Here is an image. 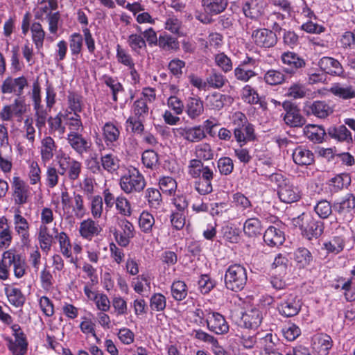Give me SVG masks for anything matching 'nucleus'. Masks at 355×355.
Wrapping results in <instances>:
<instances>
[{
  "label": "nucleus",
  "mask_w": 355,
  "mask_h": 355,
  "mask_svg": "<svg viewBox=\"0 0 355 355\" xmlns=\"http://www.w3.org/2000/svg\"><path fill=\"white\" fill-rule=\"evenodd\" d=\"M199 179L195 182V189L200 195L210 193L213 191L211 181L214 178V173L208 166L205 167L201 172Z\"/></svg>",
  "instance_id": "obj_17"
},
{
  "label": "nucleus",
  "mask_w": 355,
  "mask_h": 355,
  "mask_svg": "<svg viewBox=\"0 0 355 355\" xmlns=\"http://www.w3.org/2000/svg\"><path fill=\"white\" fill-rule=\"evenodd\" d=\"M289 78L283 71L270 69L268 70L264 75L265 82L270 85H277L282 84L283 82L286 81Z\"/></svg>",
  "instance_id": "obj_40"
},
{
  "label": "nucleus",
  "mask_w": 355,
  "mask_h": 355,
  "mask_svg": "<svg viewBox=\"0 0 355 355\" xmlns=\"http://www.w3.org/2000/svg\"><path fill=\"white\" fill-rule=\"evenodd\" d=\"M355 209V196L352 193L346 194L340 201L334 202V211L338 214L339 219L350 221Z\"/></svg>",
  "instance_id": "obj_8"
},
{
  "label": "nucleus",
  "mask_w": 355,
  "mask_h": 355,
  "mask_svg": "<svg viewBox=\"0 0 355 355\" xmlns=\"http://www.w3.org/2000/svg\"><path fill=\"white\" fill-rule=\"evenodd\" d=\"M293 162L299 166H308L314 162V154L302 146L296 147L292 154Z\"/></svg>",
  "instance_id": "obj_21"
},
{
  "label": "nucleus",
  "mask_w": 355,
  "mask_h": 355,
  "mask_svg": "<svg viewBox=\"0 0 355 355\" xmlns=\"http://www.w3.org/2000/svg\"><path fill=\"white\" fill-rule=\"evenodd\" d=\"M67 141L70 146L79 155H83L84 153L91 150L92 142L84 138L81 134L76 132H71L67 135Z\"/></svg>",
  "instance_id": "obj_16"
},
{
  "label": "nucleus",
  "mask_w": 355,
  "mask_h": 355,
  "mask_svg": "<svg viewBox=\"0 0 355 355\" xmlns=\"http://www.w3.org/2000/svg\"><path fill=\"white\" fill-rule=\"evenodd\" d=\"M225 284L227 289L234 292L241 291L246 284L248 277L245 267L233 264L228 267L225 274Z\"/></svg>",
  "instance_id": "obj_4"
},
{
  "label": "nucleus",
  "mask_w": 355,
  "mask_h": 355,
  "mask_svg": "<svg viewBox=\"0 0 355 355\" xmlns=\"http://www.w3.org/2000/svg\"><path fill=\"white\" fill-rule=\"evenodd\" d=\"M207 85L213 89H220L227 82V79L221 73L212 69L206 78Z\"/></svg>",
  "instance_id": "obj_37"
},
{
  "label": "nucleus",
  "mask_w": 355,
  "mask_h": 355,
  "mask_svg": "<svg viewBox=\"0 0 355 355\" xmlns=\"http://www.w3.org/2000/svg\"><path fill=\"white\" fill-rule=\"evenodd\" d=\"M179 135L189 142H198L206 137V133L201 125L190 128H180L178 129Z\"/></svg>",
  "instance_id": "obj_23"
},
{
  "label": "nucleus",
  "mask_w": 355,
  "mask_h": 355,
  "mask_svg": "<svg viewBox=\"0 0 355 355\" xmlns=\"http://www.w3.org/2000/svg\"><path fill=\"white\" fill-rule=\"evenodd\" d=\"M294 260L299 268H304L309 266L313 261L311 252L304 247L297 248L294 253Z\"/></svg>",
  "instance_id": "obj_33"
},
{
  "label": "nucleus",
  "mask_w": 355,
  "mask_h": 355,
  "mask_svg": "<svg viewBox=\"0 0 355 355\" xmlns=\"http://www.w3.org/2000/svg\"><path fill=\"white\" fill-rule=\"evenodd\" d=\"M119 230H116L114 236L118 244L122 247L129 245L130 239L134 237V226L125 218L118 221Z\"/></svg>",
  "instance_id": "obj_15"
},
{
  "label": "nucleus",
  "mask_w": 355,
  "mask_h": 355,
  "mask_svg": "<svg viewBox=\"0 0 355 355\" xmlns=\"http://www.w3.org/2000/svg\"><path fill=\"white\" fill-rule=\"evenodd\" d=\"M127 42L132 51L137 54H140L141 50L146 49V42L141 35L136 33L130 35Z\"/></svg>",
  "instance_id": "obj_43"
},
{
  "label": "nucleus",
  "mask_w": 355,
  "mask_h": 355,
  "mask_svg": "<svg viewBox=\"0 0 355 355\" xmlns=\"http://www.w3.org/2000/svg\"><path fill=\"white\" fill-rule=\"evenodd\" d=\"M5 293L8 298L11 304L16 307H20L24 305L26 301V297L18 288H6Z\"/></svg>",
  "instance_id": "obj_39"
},
{
  "label": "nucleus",
  "mask_w": 355,
  "mask_h": 355,
  "mask_svg": "<svg viewBox=\"0 0 355 355\" xmlns=\"http://www.w3.org/2000/svg\"><path fill=\"white\" fill-rule=\"evenodd\" d=\"M166 306V300L164 295L155 293L152 295L150 300V306L152 310L156 311H162Z\"/></svg>",
  "instance_id": "obj_62"
},
{
  "label": "nucleus",
  "mask_w": 355,
  "mask_h": 355,
  "mask_svg": "<svg viewBox=\"0 0 355 355\" xmlns=\"http://www.w3.org/2000/svg\"><path fill=\"white\" fill-rule=\"evenodd\" d=\"M263 315L261 311L257 308L245 311L241 316V322L246 329H256L261 323Z\"/></svg>",
  "instance_id": "obj_19"
},
{
  "label": "nucleus",
  "mask_w": 355,
  "mask_h": 355,
  "mask_svg": "<svg viewBox=\"0 0 355 355\" xmlns=\"http://www.w3.org/2000/svg\"><path fill=\"white\" fill-rule=\"evenodd\" d=\"M235 78L240 81L246 83L257 73L248 67H244L243 64H239L234 71Z\"/></svg>",
  "instance_id": "obj_52"
},
{
  "label": "nucleus",
  "mask_w": 355,
  "mask_h": 355,
  "mask_svg": "<svg viewBox=\"0 0 355 355\" xmlns=\"http://www.w3.org/2000/svg\"><path fill=\"white\" fill-rule=\"evenodd\" d=\"M154 223L155 218L152 214L145 211L141 213L139 217V224L141 230L144 232H150Z\"/></svg>",
  "instance_id": "obj_57"
},
{
  "label": "nucleus",
  "mask_w": 355,
  "mask_h": 355,
  "mask_svg": "<svg viewBox=\"0 0 355 355\" xmlns=\"http://www.w3.org/2000/svg\"><path fill=\"white\" fill-rule=\"evenodd\" d=\"M196 155L199 159L210 160L214 157V152L211 146L207 143H203L196 147Z\"/></svg>",
  "instance_id": "obj_59"
},
{
  "label": "nucleus",
  "mask_w": 355,
  "mask_h": 355,
  "mask_svg": "<svg viewBox=\"0 0 355 355\" xmlns=\"http://www.w3.org/2000/svg\"><path fill=\"white\" fill-rule=\"evenodd\" d=\"M329 92L343 100L355 98V89L352 85L336 83L332 84Z\"/></svg>",
  "instance_id": "obj_25"
},
{
  "label": "nucleus",
  "mask_w": 355,
  "mask_h": 355,
  "mask_svg": "<svg viewBox=\"0 0 355 355\" xmlns=\"http://www.w3.org/2000/svg\"><path fill=\"white\" fill-rule=\"evenodd\" d=\"M327 134L331 138L336 139L340 141H352V134L345 125H341L338 128L330 127L327 130Z\"/></svg>",
  "instance_id": "obj_35"
},
{
  "label": "nucleus",
  "mask_w": 355,
  "mask_h": 355,
  "mask_svg": "<svg viewBox=\"0 0 355 355\" xmlns=\"http://www.w3.org/2000/svg\"><path fill=\"white\" fill-rule=\"evenodd\" d=\"M234 135L237 142L243 145L256 139L254 126L251 123L246 124L245 128L239 126L235 128Z\"/></svg>",
  "instance_id": "obj_28"
},
{
  "label": "nucleus",
  "mask_w": 355,
  "mask_h": 355,
  "mask_svg": "<svg viewBox=\"0 0 355 355\" xmlns=\"http://www.w3.org/2000/svg\"><path fill=\"white\" fill-rule=\"evenodd\" d=\"M228 5V0H202L205 12L210 15L222 13Z\"/></svg>",
  "instance_id": "obj_29"
},
{
  "label": "nucleus",
  "mask_w": 355,
  "mask_h": 355,
  "mask_svg": "<svg viewBox=\"0 0 355 355\" xmlns=\"http://www.w3.org/2000/svg\"><path fill=\"white\" fill-rule=\"evenodd\" d=\"M251 37L254 43L260 48L269 49L275 46L277 42V34L265 28H257L252 31Z\"/></svg>",
  "instance_id": "obj_11"
},
{
  "label": "nucleus",
  "mask_w": 355,
  "mask_h": 355,
  "mask_svg": "<svg viewBox=\"0 0 355 355\" xmlns=\"http://www.w3.org/2000/svg\"><path fill=\"white\" fill-rule=\"evenodd\" d=\"M318 65L325 73L331 76H341L344 73V69L338 60L331 57H322Z\"/></svg>",
  "instance_id": "obj_20"
},
{
  "label": "nucleus",
  "mask_w": 355,
  "mask_h": 355,
  "mask_svg": "<svg viewBox=\"0 0 355 355\" xmlns=\"http://www.w3.org/2000/svg\"><path fill=\"white\" fill-rule=\"evenodd\" d=\"M216 282L207 275H202L198 280V286L202 294H207L214 288Z\"/></svg>",
  "instance_id": "obj_64"
},
{
  "label": "nucleus",
  "mask_w": 355,
  "mask_h": 355,
  "mask_svg": "<svg viewBox=\"0 0 355 355\" xmlns=\"http://www.w3.org/2000/svg\"><path fill=\"white\" fill-rule=\"evenodd\" d=\"M309 110L315 116L321 119L327 117L332 112L331 107L324 101H315L310 106Z\"/></svg>",
  "instance_id": "obj_44"
},
{
  "label": "nucleus",
  "mask_w": 355,
  "mask_h": 355,
  "mask_svg": "<svg viewBox=\"0 0 355 355\" xmlns=\"http://www.w3.org/2000/svg\"><path fill=\"white\" fill-rule=\"evenodd\" d=\"M185 112L191 119L199 117L204 112L203 101L198 96L189 97L185 105Z\"/></svg>",
  "instance_id": "obj_26"
},
{
  "label": "nucleus",
  "mask_w": 355,
  "mask_h": 355,
  "mask_svg": "<svg viewBox=\"0 0 355 355\" xmlns=\"http://www.w3.org/2000/svg\"><path fill=\"white\" fill-rule=\"evenodd\" d=\"M207 327L210 331L218 335L227 334L230 329L225 317L215 311L208 312Z\"/></svg>",
  "instance_id": "obj_14"
},
{
  "label": "nucleus",
  "mask_w": 355,
  "mask_h": 355,
  "mask_svg": "<svg viewBox=\"0 0 355 355\" xmlns=\"http://www.w3.org/2000/svg\"><path fill=\"white\" fill-rule=\"evenodd\" d=\"M12 197L15 205H22L28 202L31 196V188L23 180L15 176L12 182Z\"/></svg>",
  "instance_id": "obj_13"
},
{
  "label": "nucleus",
  "mask_w": 355,
  "mask_h": 355,
  "mask_svg": "<svg viewBox=\"0 0 355 355\" xmlns=\"http://www.w3.org/2000/svg\"><path fill=\"white\" fill-rule=\"evenodd\" d=\"M82 99L83 97L78 93L73 92H69L67 96L69 107L73 112L76 113L82 112Z\"/></svg>",
  "instance_id": "obj_55"
},
{
  "label": "nucleus",
  "mask_w": 355,
  "mask_h": 355,
  "mask_svg": "<svg viewBox=\"0 0 355 355\" xmlns=\"http://www.w3.org/2000/svg\"><path fill=\"white\" fill-rule=\"evenodd\" d=\"M15 230L21 238V243L23 246H28L30 243L29 224L27 220L19 214L14 216Z\"/></svg>",
  "instance_id": "obj_18"
},
{
  "label": "nucleus",
  "mask_w": 355,
  "mask_h": 355,
  "mask_svg": "<svg viewBox=\"0 0 355 355\" xmlns=\"http://www.w3.org/2000/svg\"><path fill=\"white\" fill-rule=\"evenodd\" d=\"M144 165L148 168H153L158 164V155L153 150H145L141 157Z\"/></svg>",
  "instance_id": "obj_58"
},
{
  "label": "nucleus",
  "mask_w": 355,
  "mask_h": 355,
  "mask_svg": "<svg viewBox=\"0 0 355 355\" xmlns=\"http://www.w3.org/2000/svg\"><path fill=\"white\" fill-rule=\"evenodd\" d=\"M102 228L98 222L91 218L83 220L80 224L79 233L80 236L87 240L92 239L100 234Z\"/></svg>",
  "instance_id": "obj_22"
},
{
  "label": "nucleus",
  "mask_w": 355,
  "mask_h": 355,
  "mask_svg": "<svg viewBox=\"0 0 355 355\" xmlns=\"http://www.w3.org/2000/svg\"><path fill=\"white\" fill-rule=\"evenodd\" d=\"M275 300H279L277 302V309L279 314L284 317L290 318L295 316L301 310V300L295 293H273V297H270V301L268 302V304L272 303Z\"/></svg>",
  "instance_id": "obj_1"
},
{
  "label": "nucleus",
  "mask_w": 355,
  "mask_h": 355,
  "mask_svg": "<svg viewBox=\"0 0 355 355\" xmlns=\"http://www.w3.org/2000/svg\"><path fill=\"white\" fill-rule=\"evenodd\" d=\"M37 239L42 250L48 252L51 248L53 237L50 234L46 225H41L40 226Z\"/></svg>",
  "instance_id": "obj_32"
},
{
  "label": "nucleus",
  "mask_w": 355,
  "mask_h": 355,
  "mask_svg": "<svg viewBox=\"0 0 355 355\" xmlns=\"http://www.w3.org/2000/svg\"><path fill=\"white\" fill-rule=\"evenodd\" d=\"M11 329L15 340H12L11 338L8 339L9 350L12 352V355H25L28 349L26 335L18 324L12 325Z\"/></svg>",
  "instance_id": "obj_10"
},
{
  "label": "nucleus",
  "mask_w": 355,
  "mask_h": 355,
  "mask_svg": "<svg viewBox=\"0 0 355 355\" xmlns=\"http://www.w3.org/2000/svg\"><path fill=\"white\" fill-rule=\"evenodd\" d=\"M56 237L58 240L60 252H62V254L67 258L71 257V245L70 239L67 234L64 232H61L58 234Z\"/></svg>",
  "instance_id": "obj_51"
},
{
  "label": "nucleus",
  "mask_w": 355,
  "mask_h": 355,
  "mask_svg": "<svg viewBox=\"0 0 355 355\" xmlns=\"http://www.w3.org/2000/svg\"><path fill=\"white\" fill-rule=\"evenodd\" d=\"M157 46L164 51L177 50L179 48V42L177 38L164 32L159 35Z\"/></svg>",
  "instance_id": "obj_38"
},
{
  "label": "nucleus",
  "mask_w": 355,
  "mask_h": 355,
  "mask_svg": "<svg viewBox=\"0 0 355 355\" xmlns=\"http://www.w3.org/2000/svg\"><path fill=\"white\" fill-rule=\"evenodd\" d=\"M272 182L277 184V194L280 200L284 203H293L300 199V192L288 180L284 179L280 173H273L270 176Z\"/></svg>",
  "instance_id": "obj_3"
},
{
  "label": "nucleus",
  "mask_w": 355,
  "mask_h": 355,
  "mask_svg": "<svg viewBox=\"0 0 355 355\" xmlns=\"http://www.w3.org/2000/svg\"><path fill=\"white\" fill-rule=\"evenodd\" d=\"M103 136L107 146L117 141L120 137L119 128L112 122H107L103 127Z\"/></svg>",
  "instance_id": "obj_31"
},
{
  "label": "nucleus",
  "mask_w": 355,
  "mask_h": 355,
  "mask_svg": "<svg viewBox=\"0 0 355 355\" xmlns=\"http://www.w3.org/2000/svg\"><path fill=\"white\" fill-rule=\"evenodd\" d=\"M314 210L318 216L322 219L327 218L332 211L333 205L326 200L319 201L314 207Z\"/></svg>",
  "instance_id": "obj_50"
},
{
  "label": "nucleus",
  "mask_w": 355,
  "mask_h": 355,
  "mask_svg": "<svg viewBox=\"0 0 355 355\" xmlns=\"http://www.w3.org/2000/svg\"><path fill=\"white\" fill-rule=\"evenodd\" d=\"M159 189L164 193L172 195L175 192L177 183L171 177H163L159 181Z\"/></svg>",
  "instance_id": "obj_54"
},
{
  "label": "nucleus",
  "mask_w": 355,
  "mask_h": 355,
  "mask_svg": "<svg viewBox=\"0 0 355 355\" xmlns=\"http://www.w3.org/2000/svg\"><path fill=\"white\" fill-rule=\"evenodd\" d=\"M295 225H298L302 230V235L309 240L318 238L324 231V223L316 220L304 213L294 219Z\"/></svg>",
  "instance_id": "obj_5"
},
{
  "label": "nucleus",
  "mask_w": 355,
  "mask_h": 355,
  "mask_svg": "<svg viewBox=\"0 0 355 355\" xmlns=\"http://www.w3.org/2000/svg\"><path fill=\"white\" fill-rule=\"evenodd\" d=\"M282 107L285 111L283 119L287 125L291 128H300L306 123V119L301 114L300 110L295 103L286 101Z\"/></svg>",
  "instance_id": "obj_9"
},
{
  "label": "nucleus",
  "mask_w": 355,
  "mask_h": 355,
  "mask_svg": "<svg viewBox=\"0 0 355 355\" xmlns=\"http://www.w3.org/2000/svg\"><path fill=\"white\" fill-rule=\"evenodd\" d=\"M217 166L221 175H228L234 169L233 160L229 157H220L218 160Z\"/></svg>",
  "instance_id": "obj_61"
},
{
  "label": "nucleus",
  "mask_w": 355,
  "mask_h": 355,
  "mask_svg": "<svg viewBox=\"0 0 355 355\" xmlns=\"http://www.w3.org/2000/svg\"><path fill=\"white\" fill-rule=\"evenodd\" d=\"M263 241L270 247L281 245L285 241L284 233L279 228L270 226L263 234Z\"/></svg>",
  "instance_id": "obj_24"
},
{
  "label": "nucleus",
  "mask_w": 355,
  "mask_h": 355,
  "mask_svg": "<svg viewBox=\"0 0 355 355\" xmlns=\"http://www.w3.org/2000/svg\"><path fill=\"white\" fill-rule=\"evenodd\" d=\"M304 135L314 144H320L326 136L324 128L321 125L309 124L304 128Z\"/></svg>",
  "instance_id": "obj_27"
},
{
  "label": "nucleus",
  "mask_w": 355,
  "mask_h": 355,
  "mask_svg": "<svg viewBox=\"0 0 355 355\" xmlns=\"http://www.w3.org/2000/svg\"><path fill=\"white\" fill-rule=\"evenodd\" d=\"M243 12L246 17L257 19L262 14L261 7L256 0L247 1L243 6Z\"/></svg>",
  "instance_id": "obj_42"
},
{
  "label": "nucleus",
  "mask_w": 355,
  "mask_h": 355,
  "mask_svg": "<svg viewBox=\"0 0 355 355\" xmlns=\"http://www.w3.org/2000/svg\"><path fill=\"white\" fill-rule=\"evenodd\" d=\"M101 162L103 170L111 173L116 171L119 168V160L112 154H107L102 156Z\"/></svg>",
  "instance_id": "obj_46"
},
{
  "label": "nucleus",
  "mask_w": 355,
  "mask_h": 355,
  "mask_svg": "<svg viewBox=\"0 0 355 355\" xmlns=\"http://www.w3.org/2000/svg\"><path fill=\"white\" fill-rule=\"evenodd\" d=\"M145 198L150 207L158 209L162 204V198L159 191L155 188H148L145 191Z\"/></svg>",
  "instance_id": "obj_47"
},
{
  "label": "nucleus",
  "mask_w": 355,
  "mask_h": 355,
  "mask_svg": "<svg viewBox=\"0 0 355 355\" xmlns=\"http://www.w3.org/2000/svg\"><path fill=\"white\" fill-rule=\"evenodd\" d=\"M324 247L328 253L337 254L344 249L345 241L341 236H334L329 241L324 243Z\"/></svg>",
  "instance_id": "obj_49"
},
{
  "label": "nucleus",
  "mask_w": 355,
  "mask_h": 355,
  "mask_svg": "<svg viewBox=\"0 0 355 355\" xmlns=\"http://www.w3.org/2000/svg\"><path fill=\"white\" fill-rule=\"evenodd\" d=\"M56 150V145L53 139L51 137H46L42 140L41 155L44 162L51 159Z\"/></svg>",
  "instance_id": "obj_36"
},
{
  "label": "nucleus",
  "mask_w": 355,
  "mask_h": 355,
  "mask_svg": "<svg viewBox=\"0 0 355 355\" xmlns=\"http://www.w3.org/2000/svg\"><path fill=\"white\" fill-rule=\"evenodd\" d=\"M214 61L216 64L224 72L227 73L232 70V62L231 59L224 53H219L215 55Z\"/></svg>",
  "instance_id": "obj_53"
},
{
  "label": "nucleus",
  "mask_w": 355,
  "mask_h": 355,
  "mask_svg": "<svg viewBox=\"0 0 355 355\" xmlns=\"http://www.w3.org/2000/svg\"><path fill=\"white\" fill-rule=\"evenodd\" d=\"M58 172L61 175H67L71 181L76 180L81 173L82 164L62 153L57 156Z\"/></svg>",
  "instance_id": "obj_6"
},
{
  "label": "nucleus",
  "mask_w": 355,
  "mask_h": 355,
  "mask_svg": "<svg viewBox=\"0 0 355 355\" xmlns=\"http://www.w3.org/2000/svg\"><path fill=\"white\" fill-rule=\"evenodd\" d=\"M351 176L349 173H340L331 178L327 184L331 192L337 193L351 184Z\"/></svg>",
  "instance_id": "obj_30"
},
{
  "label": "nucleus",
  "mask_w": 355,
  "mask_h": 355,
  "mask_svg": "<svg viewBox=\"0 0 355 355\" xmlns=\"http://www.w3.org/2000/svg\"><path fill=\"white\" fill-rule=\"evenodd\" d=\"M116 208L124 216H130L132 214L130 203L124 196H120L116 198Z\"/></svg>",
  "instance_id": "obj_63"
},
{
  "label": "nucleus",
  "mask_w": 355,
  "mask_h": 355,
  "mask_svg": "<svg viewBox=\"0 0 355 355\" xmlns=\"http://www.w3.org/2000/svg\"><path fill=\"white\" fill-rule=\"evenodd\" d=\"M10 106H12V109L14 112V116L21 117L27 111L25 96L22 95L16 96V98Z\"/></svg>",
  "instance_id": "obj_60"
},
{
  "label": "nucleus",
  "mask_w": 355,
  "mask_h": 355,
  "mask_svg": "<svg viewBox=\"0 0 355 355\" xmlns=\"http://www.w3.org/2000/svg\"><path fill=\"white\" fill-rule=\"evenodd\" d=\"M281 61L284 66L282 70L289 78L300 73L305 67V60L295 52H284L281 55Z\"/></svg>",
  "instance_id": "obj_7"
},
{
  "label": "nucleus",
  "mask_w": 355,
  "mask_h": 355,
  "mask_svg": "<svg viewBox=\"0 0 355 355\" xmlns=\"http://www.w3.org/2000/svg\"><path fill=\"white\" fill-rule=\"evenodd\" d=\"M146 185L144 176L135 167L129 168L119 179L121 189L128 195L140 193Z\"/></svg>",
  "instance_id": "obj_2"
},
{
  "label": "nucleus",
  "mask_w": 355,
  "mask_h": 355,
  "mask_svg": "<svg viewBox=\"0 0 355 355\" xmlns=\"http://www.w3.org/2000/svg\"><path fill=\"white\" fill-rule=\"evenodd\" d=\"M28 87L27 78L24 76L17 78L7 77L1 85V92L3 94H13L15 96H21L25 87Z\"/></svg>",
  "instance_id": "obj_12"
},
{
  "label": "nucleus",
  "mask_w": 355,
  "mask_h": 355,
  "mask_svg": "<svg viewBox=\"0 0 355 355\" xmlns=\"http://www.w3.org/2000/svg\"><path fill=\"white\" fill-rule=\"evenodd\" d=\"M171 291L175 300L181 301L187 296V286L183 281H175L171 286Z\"/></svg>",
  "instance_id": "obj_48"
},
{
  "label": "nucleus",
  "mask_w": 355,
  "mask_h": 355,
  "mask_svg": "<svg viewBox=\"0 0 355 355\" xmlns=\"http://www.w3.org/2000/svg\"><path fill=\"white\" fill-rule=\"evenodd\" d=\"M132 116L146 119L149 114V107L144 99L136 100L132 106Z\"/></svg>",
  "instance_id": "obj_41"
},
{
  "label": "nucleus",
  "mask_w": 355,
  "mask_h": 355,
  "mask_svg": "<svg viewBox=\"0 0 355 355\" xmlns=\"http://www.w3.org/2000/svg\"><path fill=\"white\" fill-rule=\"evenodd\" d=\"M32 39L37 50L43 47L45 32L40 23L35 22L31 27Z\"/></svg>",
  "instance_id": "obj_45"
},
{
  "label": "nucleus",
  "mask_w": 355,
  "mask_h": 355,
  "mask_svg": "<svg viewBox=\"0 0 355 355\" xmlns=\"http://www.w3.org/2000/svg\"><path fill=\"white\" fill-rule=\"evenodd\" d=\"M83 47V37L80 33H74L69 37V48L73 55L80 53Z\"/></svg>",
  "instance_id": "obj_56"
},
{
  "label": "nucleus",
  "mask_w": 355,
  "mask_h": 355,
  "mask_svg": "<svg viewBox=\"0 0 355 355\" xmlns=\"http://www.w3.org/2000/svg\"><path fill=\"white\" fill-rule=\"evenodd\" d=\"M244 234L248 237H256L261 234L262 225L257 218H250L243 224Z\"/></svg>",
  "instance_id": "obj_34"
}]
</instances>
